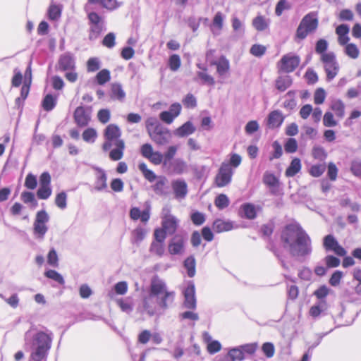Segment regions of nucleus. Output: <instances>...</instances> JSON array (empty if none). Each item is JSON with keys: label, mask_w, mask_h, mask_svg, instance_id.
Listing matches in <instances>:
<instances>
[{"label": "nucleus", "mask_w": 361, "mask_h": 361, "mask_svg": "<svg viewBox=\"0 0 361 361\" xmlns=\"http://www.w3.org/2000/svg\"><path fill=\"white\" fill-rule=\"evenodd\" d=\"M281 240L283 248L293 257L304 259L312 253L311 238L298 224L286 226L281 232Z\"/></svg>", "instance_id": "nucleus-1"}, {"label": "nucleus", "mask_w": 361, "mask_h": 361, "mask_svg": "<svg viewBox=\"0 0 361 361\" xmlns=\"http://www.w3.org/2000/svg\"><path fill=\"white\" fill-rule=\"evenodd\" d=\"M53 333L46 331L29 329L25 334V345L30 348V361H42L47 359L49 350L51 348Z\"/></svg>", "instance_id": "nucleus-2"}, {"label": "nucleus", "mask_w": 361, "mask_h": 361, "mask_svg": "<svg viewBox=\"0 0 361 361\" xmlns=\"http://www.w3.org/2000/svg\"><path fill=\"white\" fill-rule=\"evenodd\" d=\"M150 295L154 296L156 303L161 309L166 310L173 304L176 293L168 290L164 280L154 276L150 282Z\"/></svg>", "instance_id": "nucleus-3"}, {"label": "nucleus", "mask_w": 361, "mask_h": 361, "mask_svg": "<svg viewBox=\"0 0 361 361\" xmlns=\"http://www.w3.org/2000/svg\"><path fill=\"white\" fill-rule=\"evenodd\" d=\"M318 27V20L313 13H308L301 20L295 33V40H302L307 36L316 30Z\"/></svg>", "instance_id": "nucleus-4"}, {"label": "nucleus", "mask_w": 361, "mask_h": 361, "mask_svg": "<svg viewBox=\"0 0 361 361\" xmlns=\"http://www.w3.org/2000/svg\"><path fill=\"white\" fill-rule=\"evenodd\" d=\"M320 60L324 64L326 80H332L337 75L340 68L335 54L330 51L320 57Z\"/></svg>", "instance_id": "nucleus-5"}, {"label": "nucleus", "mask_w": 361, "mask_h": 361, "mask_svg": "<svg viewBox=\"0 0 361 361\" xmlns=\"http://www.w3.org/2000/svg\"><path fill=\"white\" fill-rule=\"evenodd\" d=\"M233 173V169H231L228 164L221 163L214 178L216 185L219 188L228 185L232 180Z\"/></svg>", "instance_id": "nucleus-6"}, {"label": "nucleus", "mask_w": 361, "mask_h": 361, "mask_svg": "<svg viewBox=\"0 0 361 361\" xmlns=\"http://www.w3.org/2000/svg\"><path fill=\"white\" fill-rule=\"evenodd\" d=\"M121 135V132L118 126L115 124L107 126L104 130L105 142L102 146L103 149L108 151L111 148L114 142H116L117 140H122L120 139Z\"/></svg>", "instance_id": "nucleus-7"}, {"label": "nucleus", "mask_w": 361, "mask_h": 361, "mask_svg": "<svg viewBox=\"0 0 361 361\" xmlns=\"http://www.w3.org/2000/svg\"><path fill=\"white\" fill-rule=\"evenodd\" d=\"M184 300L183 305L189 310H195L197 307V300L195 296V286L192 281H188L183 290Z\"/></svg>", "instance_id": "nucleus-8"}, {"label": "nucleus", "mask_w": 361, "mask_h": 361, "mask_svg": "<svg viewBox=\"0 0 361 361\" xmlns=\"http://www.w3.org/2000/svg\"><path fill=\"white\" fill-rule=\"evenodd\" d=\"M170 185L171 195H173L175 200L180 202L187 197L188 188V184L184 179H174L171 182Z\"/></svg>", "instance_id": "nucleus-9"}, {"label": "nucleus", "mask_w": 361, "mask_h": 361, "mask_svg": "<svg viewBox=\"0 0 361 361\" xmlns=\"http://www.w3.org/2000/svg\"><path fill=\"white\" fill-rule=\"evenodd\" d=\"M300 59L298 56L289 53L284 55L279 63V68L285 73H291L298 66Z\"/></svg>", "instance_id": "nucleus-10"}, {"label": "nucleus", "mask_w": 361, "mask_h": 361, "mask_svg": "<svg viewBox=\"0 0 361 361\" xmlns=\"http://www.w3.org/2000/svg\"><path fill=\"white\" fill-rule=\"evenodd\" d=\"M149 135L158 145H166L169 142L171 137L170 130L164 126L153 129V132H150Z\"/></svg>", "instance_id": "nucleus-11"}, {"label": "nucleus", "mask_w": 361, "mask_h": 361, "mask_svg": "<svg viewBox=\"0 0 361 361\" xmlns=\"http://www.w3.org/2000/svg\"><path fill=\"white\" fill-rule=\"evenodd\" d=\"M169 209H164V217L162 219V228L169 235L173 234L178 224V220L173 215L169 214Z\"/></svg>", "instance_id": "nucleus-12"}, {"label": "nucleus", "mask_w": 361, "mask_h": 361, "mask_svg": "<svg viewBox=\"0 0 361 361\" xmlns=\"http://www.w3.org/2000/svg\"><path fill=\"white\" fill-rule=\"evenodd\" d=\"M152 189L159 196L169 197L171 195L169 180L164 176L157 177L155 184L152 186Z\"/></svg>", "instance_id": "nucleus-13"}, {"label": "nucleus", "mask_w": 361, "mask_h": 361, "mask_svg": "<svg viewBox=\"0 0 361 361\" xmlns=\"http://www.w3.org/2000/svg\"><path fill=\"white\" fill-rule=\"evenodd\" d=\"M185 240L181 235H175L170 240L168 246L169 252L171 255H181L185 250Z\"/></svg>", "instance_id": "nucleus-14"}, {"label": "nucleus", "mask_w": 361, "mask_h": 361, "mask_svg": "<svg viewBox=\"0 0 361 361\" xmlns=\"http://www.w3.org/2000/svg\"><path fill=\"white\" fill-rule=\"evenodd\" d=\"M95 180L94 190L97 192L107 191V176L105 171L99 167H95Z\"/></svg>", "instance_id": "nucleus-15"}, {"label": "nucleus", "mask_w": 361, "mask_h": 361, "mask_svg": "<svg viewBox=\"0 0 361 361\" xmlns=\"http://www.w3.org/2000/svg\"><path fill=\"white\" fill-rule=\"evenodd\" d=\"M59 69L61 71L75 69V59L73 54L66 52L61 54L58 61Z\"/></svg>", "instance_id": "nucleus-16"}, {"label": "nucleus", "mask_w": 361, "mask_h": 361, "mask_svg": "<svg viewBox=\"0 0 361 361\" xmlns=\"http://www.w3.org/2000/svg\"><path fill=\"white\" fill-rule=\"evenodd\" d=\"M91 111L80 106L75 109L74 111V119L77 125L80 127H85L88 125L90 121Z\"/></svg>", "instance_id": "nucleus-17"}, {"label": "nucleus", "mask_w": 361, "mask_h": 361, "mask_svg": "<svg viewBox=\"0 0 361 361\" xmlns=\"http://www.w3.org/2000/svg\"><path fill=\"white\" fill-rule=\"evenodd\" d=\"M285 119V116L283 115L282 112L279 110H274L271 111L267 119V126L269 129H276L281 127L283 121Z\"/></svg>", "instance_id": "nucleus-18"}, {"label": "nucleus", "mask_w": 361, "mask_h": 361, "mask_svg": "<svg viewBox=\"0 0 361 361\" xmlns=\"http://www.w3.org/2000/svg\"><path fill=\"white\" fill-rule=\"evenodd\" d=\"M212 64L216 66L217 73L221 78H225L230 69L229 61L224 56H221L218 61L212 62Z\"/></svg>", "instance_id": "nucleus-19"}, {"label": "nucleus", "mask_w": 361, "mask_h": 361, "mask_svg": "<svg viewBox=\"0 0 361 361\" xmlns=\"http://www.w3.org/2000/svg\"><path fill=\"white\" fill-rule=\"evenodd\" d=\"M113 145L116 148L111 149L109 152V157L113 161H118L123 157V151L125 149V143L123 140H117L114 142Z\"/></svg>", "instance_id": "nucleus-20"}, {"label": "nucleus", "mask_w": 361, "mask_h": 361, "mask_svg": "<svg viewBox=\"0 0 361 361\" xmlns=\"http://www.w3.org/2000/svg\"><path fill=\"white\" fill-rule=\"evenodd\" d=\"M195 131V128L193 126L192 123L190 121H187L184 124H183L181 126L178 128L174 131V135L176 136L183 137L188 136L192 133H194Z\"/></svg>", "instance_id": "nucleus-21"}, {"label": "nucleus", "mask_w": 361, "mask_h": 361, "mask_svg": "<svg viewBox=\"0 0 361 361\" xmlns=\"http://www.w3.org/2000/svg\"><path fill=\"white\" fill-rule=\"evenodd\" d=\"M263 182L270 188L272 194H276V190L279 187V179L274 174L266 172L263 176Z\"/></svg>", "instance_id": "nucleus-22"}, {"label": "nucleus", "mask_w": 361, "mask_h": 361, "mask_svg": "<svg viewBox=\"0 0 361 361\" xmlns=\"http://www.w3.org/2000/svg\"><path fill=\"white\" fill-rule=\"evenodd\" d=\"M128 289V286L126 281H119L114 286V288L110 290L108 293L109 297L115 300L116 295H125Z\"/></svg>", "instance_id": "nucleus-23"}, {"label": "nucleus", "mask_w": 361, "mask_h": 361, "mask_svg": "<svg viewBox=\"0 0 361 361\" xmlns=\"http://www.w3.org/2000/svg\"><path fill=\"white\" fill-rule=\"evenodd\" d=\"M241 216L247 219H254L257 216L256 207L253 204L245 203L240 207Z\"/></svg>", "instance_id": "nucleus-24"}, {"label": "nucleus", "mask_w": 361, "mask_h": 361, "mask_svg": "<svg viewBox=\"0 0 361 361\" xmlns=\"http://www.w3.org/2000/svg\"><path fill=\"white\" fill-rule=\"evenodd\" d=\"M328 309V305L326 300H319L318 302L311 307L310 315L313 318L319 317L324 313Z\"/></svg>", "instance_id": "nucleus-25"}, {"label": "nucleus", "mask_w": 361, "mask_h": 361, "mask_svg": "<svg viewBox=\"0 0 361 361\" xmlns=\"http://www.w3.org/2000/svg\"><path fill=\"white\" fill-rule=\"evenodd\" d=\"M233 228V222L230 221H224L216 219L213 223V229L216 233H222L231 231Z\"/></svg>", "instance_id": "nucleus-26"}, {"label": "nucleus", "mask_w": 361, "mask_h": 361, "mask_svg": "<svg viewBox=\"0 0 361 361\" xmlns=\"http://www.w3.org/2000/svg\"><path fill=\"white\" fill-rule=\"evenodd\" d=\"M111 98L123 102L126 98V92L120 83H113L111 87Z\"/></svg>", "instance_id": "nucleus-27"}, {"label": "nucleus", "mask_w": 361, "mask_h": 361, "mask_svg": "<svg viewBox=\"0 0 361 361\" xmlns=\"http://www.w3.org/2000/svg\"><path fill=\"white\" fill-rule=\"evenodd\" d=\"M117 305L119 306L121 310L127 313L130 314L133 310V299L130 297L125 298H120L116 300Z\"/></svg>", "instance_id": "nucleus-28"}, {"label": "nucleus", "mask_w": 361, "mask_h": 361, "mask_svg": "<svg viewBox=\"0 0 361 361\" xmlns=\"http://www.w3.org/2000/svg\"><path fill=\"white\" fill-rule=\"evenodd\" d=\"M153 298H154V296L150 295V290H149L148 296L145 297L142 301V305H143L144 310L150 316L154 315L156 312V305H155L154 302L152 301Z\"/></svg>", "instance_id": "nucleus-29"}, {"label": "nucleus", "mask_w": 361, "mask_h": 361, "mask_svg": "<svg viewBox=\"0 0 361 361\" xmlns=\"http://www.w3.org/2000/svg\"><path fill=\"white\" fill-rule=\"evenodd\" d=\"M300 169L301 162L300 159L294 158L286 171V176L287 177H293L300 171Z\"/></svg>", "instance_id": "nucleus-30"}, {"label": "nucleus", "mask_w": 361, "mask_h": 361, "mask_svg": "<svg viewBox=\"0 0 361 361\" xmlns=\"http://www.w3.org/2000/svg\"><path fill=\"white\" fill-rule=\"evenodd\" d=\"M57 97L51 94H47L42 100V105L47 111H50L54 109L56 105Z\"/></svg>", "instance_id": "nucleus-31"}, {"label": "nucleus", "mask_w": 361, "mask_h": 361, "mask_svg": "<svg viewBox=\"0 0 361 361\" xmlns=\"http://www.w3.org/2000/svg\"><path fill=\"white\" fill-rule=\"evenodd\" d=\"M292 83V80L290 76H280L276 80V87L281 92H284L288 89Z\"/></svg>", "instance_id": "nucleus-32"}, {"label": "nucleus", "mask_w": 361, "mask_h": 361, "mask_svg": "<svg viewBox=\"0 0 361 361\" xmlns=\"http://www.w3.org/2000/svg\"><path fill=\"white\" fill-rule=\"evenodd\" d=\"M183 265L187 270L188 276L190 278L193 277L196 272V262L195 257L193 256L187 257L184 261Z\"/></svg>", "instance_id": "nucleus-33"}, {"label": "nucleus", "mask_w": 361, "mask_h": 361, "mask_svg": "<svg viewBox=\"0 0 361 361\" xmlns=\"http://www.w3.org/2000/svg\"><path fill=\"white\" fill-rule=\"evenodd\" d=\"M88 3L92 4H100L108 10H114L120 6L117 0H88Z\"/></svg>", "instance_id": "nucleus-34"}, {"label": "nucleus", "mask_w": 361, "mask_h": 361, "mask_svg": "<svg viewBox=\"0 0 361 361\" xmlns=\"http://www.w3.org/2000/svg\"><path fill=\"white\" fill-rule=\"evenodd\" d=\"M61 5L52 4L48 9V17L51 20H56L61 17Z\"/></svg>", "instance_id": "nucleus-35"}, {"label": "nucleus", "mask_w": 361, "mask_h": 361, "mask_svg": "<svg viewBox=\"0 0 361 361\" xmlns=\"http://www.w3.org/2000/svg\"><path fill=\"white\" fill-rule=\"evenodd\" d=\"M139 170L142 172L144 177L149 182H153L157 180V177L156 174L150 169H148L147 166L145 163H140L138 165Z\"/></svg>", "instance_id": "nucleus-36"}, {"label": "nucleus", "mask_w": 361, "mask_h": 361, "mask_svg": "<svg viewBox=\"0 0 361 361\" xmlns=\"http://www.w3.org/2000/svg\"><path fill=\"white\" fill-rule=\"evenodd\" d=\"M252 26L257 31H264L268 27L269 23L264 16H258L253 19Z\"/></svg>", "instance_id": "nucleus-37"}, {"label": "nucleus", "mask_w": 361, "mask_h": 361, "mask_svg": "<svg viewBox=\"0 0 361 361\" xmlns=\"http://www.w3.org/2000/svg\"><path fill=\"white\" fill-rule=\"evenodd\" d=\"M331 109L335 112L336 116L343 118L345 115V105L341 99L335 100L331 106Z\"/></svg>", "instance_id": "nucleus-38"}, {"label": "nucleus", "mask_w": 361, "mask_h": 361, "mask_svg": "<svg viewBox=\"0 0 361 361\" xmlns=\"http://www.w3.org/2000/svg\"><path fill=\"white\" fill-rule=\"evenodd\" d=\"M95 79L99 85H104L111 79L110 71L107 69H102L96 75Z\"/></svg>", "instance_id": "nucleus-39"}, {"label": "nucleus", "mask_w": 361, "mask_h": 361, "mask_svg": "<svg viewBox=\"0 0 361 361\" xmlns=\"http://www.w3.org/2000/svg\"><path fill=\"white\" fill-rule=\"evenodd\" d=\"M172 166L174 173L177 174H181L187 169L186 162L181 159H174L172 162Z\"/></svg>", "instance_id": "nucleus-40"}, {"label": "nucleus", "mask_w": 361, "mask_h": 361, "mask_svg": "<svg viewBox=\"0 0 361 361\" xmlns=\"http://www.w3.org/2000/svg\"><path fill=\"white\" fill-rule=\"evenodd\" d=\"M242 162V157L239 154L236 153H232L230 154V158L228 161H225L222 163H226L228 164L229 167L231 169H233V170L238 168Z\"/></svg>", "instance_id": "nucleus-41"}, {"label": "nucleus", "mask_w": 361, "mask_h": 361, "mask_svg": "<svg viewBox=\"0 0 361 361\" xmlns=\"http://www.w3.org/2000/svg\"><path fill=\"white\" fill-rule=\"evenodd\" d=\"M328 47L327 41L324 39H320L316 43L315 52L320 54L321 57H322L323 55L328 54L329 52H326Z\"/></svg>", "instance_id": "nucleus-42"}, {"label": "nucleus", "mask_w": 361, "mask_h": 361, "mask_svg": "<svg viewBox=\"0 0 361 361\" xmlns=\"http://www.w3.org/2000/svg\"><path fill=\"white\" fill-rule=\"evenodd\" d=\"M51 185H39L37 195L39 199L47 200L51 196Z\"/></svg>", "instance_id": "nucleus-43"}, {"label": "nucleus", "mask_w": 361, "mask_h": 361, "mask_svg": "<svg viewBox=\"0 0 361 361\" xmlns=\"http://www.w3.org/2000/svg\"><path fill=\"white\" fill-rule=\"evenodd\" d=\"M103 24H94L90 25L89 39L95 40L98 38L103 30Z\"/></svg>", "instance_id": "nucleus-44"}, {"label": "nucleus", "mask_w": 361, "mask_h": 361, "mask_svg": "<svg viewBox=\"0 0 361 361\" xmlns=\"http://www.w3.org/2000/svg\"><path fill=\"white\" fill-rule=\"evenodd\" d=\"M47 230L48 228L46 224L34 222V233L37 236V238L43 239Z\"/></svg>", "instance_id": "nucleus-45"}, {"label": "nucleus", "mask_w": 361, "mask_h": 361, "mask_svg": "<svg viewBox=\"0 0 361 361\" xmlns=\"http://www.w3.org/2000/svg\"><path fill=\"white\" fill-rule=\"evenodd\" d=\"M44 276L50 279L54 280L61 285H63L65 283L63 277L55 270L49 269L46 271Z\"/></svg>", "instance_id": "nucleus-46"}, {"label": "nucleus", "mask_w": 361, "mask_h": 361, "mask_svg": "<svg viewBox=\"0 0 361 361\" xmlns=\"http://www.w3.org/2000/svg\"><path fill=\"white\" fill-rule=\"evenodd\" d=\"M228 353L233 361H243L245 360V355L240 345L229 349Z\"/></svg>", "instance_id": "nucleus-47"}, {"label": "nucleus", "mask_w": 361, "mask_h": 361, "mask_svg": "<svg viewBox=\"0 0 361 361\" xmlns=\"http://www.w3.org/2000/svg\"><path fill=\"white\" fill-rule=\"evenodd\" d=\"M20 198L25 204H31L33 207L37 206V202L35 200L34 193L28 191H24L21 193Z\"/></svg>", "instance_id": "nucleus-48"}, {"label": "nucleus", "mask_w": 361, "mask_h": 361, "mask_svg": "<svg viewBox=\"0 0 361 361\" xmlns=\"http://www.w3.org/2000/svg\"><path fill=\"white\" fill-rule=\"evenodd\" d=\"M56 205L61 209H64L67 207V195L65 192L62 191L57 194L55 198Z\"/></svg>", "instance_id": "nucleus-49"}, {"label": "nucleus", "mask_w": 361, "mask_h": 361, "mask_svg": "<svg viewBox=\"0 0 361 361\" xmlns=\"http://www.w3.org/2000/svg\"><path fill=\"white\" fill-rule=\"evenodd\" d=\"M214 203L217 208L223 209L228 206L229 200L226 195L220 194L216 197Z\"/></svg>", "instance_id": "nucleus-50"}, {"label": "nucleus", "mask_w": 361, "mask_h": 361, "mask_svg": "<svg viewBox=\"0 0 361 361\" xmlns=\"http://www.w3.org/2000/svg\"><path fill=\"white\" fill-rule=\"evenodd\" d=\"M345 53L350 58L355 59L359 56L360 51L355 44H348L345 48Z\"/></svg>", "instance_id": "nucleus-51"}, {"label": "nucleus", "mask_w": 361, "mask_h": 361, "mask_svg": "<svg viewBox=\"0 0 361 361\" xmlns=\"http://www.w3.org/2000/svg\"><path fill=\"white\" fill-rule=\"evenodd\" d=\"M181 64L180 58L178 54H172L169 59V66L172 71L178 70Z\"/></svg>", "instance_id": "nucleus-52"}, {"label": "nucleus", "mask_w": 361, "mask_h": 361, "mask_svg": "<svg viewBox=\"0 0 361 361\" xmlns=\"http://www.w3.org/2000/svg\"><path fill=\"white\" fill-rule=\"evenodd\" d=\"M97 136V132L94 128H89L82 133V139L84 141L93 143Z\"/></svg>", "instance_id": "nucleus-53"}, {"label": "nucleus", "mask_w": 361, "mask_h": 361, "mask_svg": "<svg viewBox=\"0 0 361 361\" xmlns=\"http://www.w3.org/2000/svg\"><path fill=\"white\" fill-rule=\"evenodd\" d=\"M326 170V165L324 164L312 165L310 169V173L313 177H319Z\"/></svg>", "instance_id": "nucleus-54"}, {"label": "nucleus", "mask_w": 361, "mask_h": 361, "mask_svg": "<svg viewBox=\"0 0 361 361\" xmlns=\"http://www.w3.org/2000/svg\"><path fill=\"white\" fill-rule=\"evenodd\" d=\"M147 231L142 227H137L133 231V242L140 243L145 237Z\"/></svg>", "instance_id": "nucleus-55"}, {"label": "nucleus", "mask_w": 361, "mask_h": 361, "mask_svg": "<svg viewBox=\"0 0 361 361\" xmlns=\"http://www.w3.org/2000/svg\"><path fill=\"white\" fill-rule=\"evenodd\" d=\"M338 244V241L332 235H327L324 238V246L326 250L332 251Z\"/></svg>", "instance_id": "nucleus-56"}, {"label": "nucleus", "mask_w": 361, "mask_h": 361, "mask_svg": "<svg viewBox=\"0 0 361 361\" xmlns=\"http://www.w3.org/2000/svg\"><path fill=\"white\" fill-rule=\"evenodd\" d=\"M266 50L267 48L265 46L255 44L251 47L250 52L252 55L255 56L261 57L265 54Z\"/></svg>", "instance_id": "nucleus-57"}, {"label": "nucleus", "mask_w": 361, "mask_h": 361, "mask_svg": "<svg viewBox=\"0 0 361 361\" xmlns=\"http://www.w3.org/2000/svg\"><path fill=\"white\" fill-rule=\"evenodd\" d=\"M163 126L155 117L148 118L146 121V129L149 134L153 132V129Z\"/></svg>", "instance_id": "nucleus-58"}, {"label": "nucleus", "mask_w": 361, "mask_h": 361, "mask_svg": "<svg viewBox=\"0 0 361 361\" xmlns=\"http://www.w3.org/2000/svg\"><path fill=\"white\" fill-rule=\"evenodd\" d=\"M115 40H116L115 34L114 32H109L104 37V39L102 40V44H103V46H104L109 49H111L116 44Z\"/></svg>", "instance_id": "nucleus-59"}, {"label": "nucleus", "mask_w": 361, "mask_h": 361, "mask_svg": "<svg viewBox=\"0 0 361 361\" xmlns=\"http://www.w3.org/2000/svg\"><path fill=\"white\" fill-rule=\"evenodd\" d=\"M287 153H294L298 149V142L295 138H288L284 145Z\"/></svg>", "instance_id": "nucleus-60"}, {"label": "nucleus", "mask_w": 361, "mask_h": 361, "mask_svg": "<svg viewBox=\"0 0 361 361\" xmlns=\"http://www.w3.org/2000/svg\"><path fill=\"white\" fill-rule=\"evenodd\" d=\"M183 104L186 108L193 109L197 106V99L193 94L188 93L183 99Z\"/></svg>", "instance_id": "nucleus-61"}, {"label": "nucleus", "mask_w": 361, "mask_h": 361, "mask_svg": "<svg viewBox=\"0 0 361 361\" xmlns=\"http://www.w3.org/2000/svg\"><path fill=\"white\" fill-rule=\"evenodd\" d=\"M37 185V180L35 176L28 173L25 178V186L30 190H34Z\"/></svg>", "instance_id": "nucleus-62"}, {"label": "nucleus", "mask_w": 361, "mask_h": 361, "mask_svg": "<svg viewBox=\"0 0 361 361\" xmlns=\"http://www.w3.org/2000/svg\"><path fill=\"white\" fill-rule=\"evenodd\" d=\"M88 72H95L100 68V62L97 58H90L87 63Z\"/></svg>", "instance_id": "nucleus-63"}, {"label": "nucleus", "mask_w": 361, "mask_h": 361, "mask_svg": "<svg viewBox=\"0 0 361 361\" xmlns=\"http://www.w3.org/2000/svg\"><path fill=\"white\" fill-rule=\"evenodd\" d=\"M350 171L354 176L361 178V161H353L350 166Z\"/></svg>", "instance_id": "nucleus-64"}]
</instances>
